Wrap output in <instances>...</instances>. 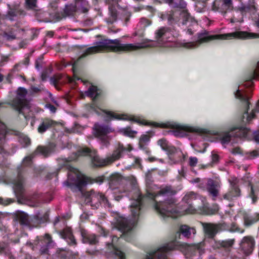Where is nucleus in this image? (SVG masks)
<instances>
[{
    "mask_svg": "<svg viewBox=\"0 0 259 259\" xmlns=\"http://www.w3.org/2000/svg\"><path fill=\"white\" fill-rule=\"evenodd\" d=\"M155 38L156 45H155L154 44L155 42L150 39H145L141 42L137 44H121L120 40L117 39L114 40L104 39L97 42L94 46L88 48L85 52L73 64L72 69L74 73V80L81 79L82 82H84L82 79L78 77L75 73V69L78 60L88 55L104 51H112L114 52H127L154 46L165 48L174 46V43L172 40L173 37L171 36L170 29L167 27H161L157 29L155 32Z\"/></svg>",
    "mask_w": 259,
    "mask_h": 259,
    "instance_id": "nucleus-1",
    "label": "nucleus"
},
{
    "mask_svg": "<svg viewBox=\"0 0 259 259\" xmlns=\"http://www.w3.org/2000/svg\"><path fill=\"white\" fill-rule=\"evenodd\" d=\"M256 38H259L258 33L247 31H238L224 34L209 35L208 32L203 31L198 34L197 40L196 41L190 42V49L197 48L201 44L209 42L213 39H228L232 38L245 39Z\"/></svg>",
    "mask_w": 259,
    "mask_h": 259,
    "instance_id": "nucleus-2",
    "label": "nucleus"
},
{
    "mask_svg": "<svg viewBox=\"0 0 259 259\" xmlns=\"http://www.w3.org/2000/svg\"><path fill=\"white\" fill-rule=\"evenodd\" d=\"M259 76V61L257 63L256 66L254 71L250 73L247 78L246 83L244 84L246 87H250L252 85V80L257 78ZM236 98L239 99L246 108V111L243 115V120L244 122H249L254 117L255 113H259V100L256 103L255 108L252 110L250 114L248 113V108L249 105V97L243 91V89L241 86H239L236 91L234 92Z\"/></svg>",
    "mask_w": 259,
    "mask_h": 259,
    "instance_id": "nucleus-3",
    "label": "nucleus"
},
{
    "mask_svg": "<svg viewBox=\"0 0 259 259\" xmlns=\"http://www.w3.org/2000/svg\"><path fill=\"white\" fill-rule=\"evenodd\" d=\"M79 155H89L91 158L92 164L94 167H101L110 164L107 157L106 159H102L97 155L96 151L87 148L80 149L78 151V153H73L68 158L58 159V162L59 164L65 166L68 162L75 160Z\"/></svg>",
    "mask_w": 259,
    "mask_h": 259,
    "instance_id": "nucleus-4",
    "label": "nucleus"
},
{
    "mask_svg": "<svg viewBox=\"0 0 259 259\" xmlns=\"http://www.w3.org/2000/svg\"><path fill=\"white\" fill-rule=\"evenodd\" d=\"M87 179H67L64 184L73 192L80 191L87 203L92 202L96 198V194L93 190L83 192V189L88 184Z\"/></svg>",
    "mask_w": 259,
    "mask_h": 259,
    "instance_id": "nucleus-5",
    "label": "nucleus"
},
{
    "mask_svg": "<svg viewBox=\"0 0 259 259\" xmlns=\"http://www.w3.org/2000/svg\"><path fill=\"white\" fill-rule=\"evenodd\" d=\"M27 92L23 88H19L17 91L16 98L12 102V106L19 113L22 114L24 117L27 118L28 115L27 114L30 111L29 104L25 99Z\"/></svg>",
    "mask_w": 259,
    "mask_h": 259,
    "instance_id": "nucleus-6",
    "label": "nucleus"
},
{
    "mask_svg": "<svg viewBox=\"0 0 259 259\" xmlns=\"http://www.w3.org/2000/svg\"><path fill=\"white\" fill-rule=\"evenodd\" d=\"M183 200L189 206L185 210L187 213H193L197 210H201L203 205L202 198L192 192L187 193Z\"/></svg>",
    "mask_w": 259,
    "mask_h": 259,
    "instance_id": "nucleus-7",
    "label": "nucleus"
},
{
    "mask_svg": "<svg viewBox=\"0 0 259 259\" xmlns=\"http://www.w3.org/2000/svg\"><path fill=\"white\" fill-rule=\"evenodd\" d=\"M176 203V200L171 198L163 202L156 203L155 208L161 215L169 217L173 213H177L179 212Z\"/></svg>",
    "mask_w": 259,
    "mask_h": 259,
    "instance_id": "nucleus-8",
    "label": "nucleus"
},
{
    "mask_svg": "<svg viewBox=\"0 0 259 259\" xmlns=\"http://www.w3.org/2000/svg\"><path fill=\"white\" fill-rule=\"evenodd\" d=\"M95 134L100 141L102 148L107 147L110 144L111 137L108 134L112 133L113 130L110 127L106 125L96 123L94 125Z\"/></svg>",
    "mask_w": 259,
    "mask_h": 259,
    "instance_id": "nucleus-9",
    "label": "nucleus"
},
{
    "mask_svg": "<svg viewBox=\"0 0 259 259\" xmlns=\"http://www.w3.org/2000/svg\"><path fill=\"white\" fill-rule=\"evenodd\" d=\"M201 224L204 233L210 239L214 238L218 233L228 229L227 224L224 222L217 224L201 222Z\"/></svg>",
    "mask_w": 259,
    "mask_h": 259,
    "instance_id": "nucleus-10",
    "label": "nucleus"
},
{
    "mask_svg": "<svg viewBox=\"0 0 259 259\" xmlns=\"http://www.w3.org/2000/svg\"><path fill=\"white\" fill-rule=\"evenodd\" d=\"M248 130L245 127H235L228 132H224L221 134L220 139L221 143L225 145L231 141L233 137L243 138L247 136Z\"/></svg>",
    "mask_w": 259,
    "mask_h": 259,
    "instance_id": "nucleus-11",
    "label": "nucleus"
},
{
    "mask_svg": "<svg viewBox=\"0 0 259 259\" xmlns=\"http://www.w3.org/2000/svg\"><path fill=\"white\" fill-rule=\"evenodd\" d=\"M55 146L53 144H51L47 146H38L33 153L30 156H27L24 158L23 164L25 166L30 164L32 158L34 155L41 154L45 157L48 156L55 151Z\"/></svg>",
    "mask_w": 259,
    "mask_h": 259,
    "instance_id": "nucleus-12",
    "label": "nucleus"
},
{
    "mask_svg": "<svg viewBox=\"0 0 259 259\" xmlns=\"http://www.w3.org/2000/svg\"><path fill=\"white\" fill-rule=\"evenodd\" d=\"M143 196L141 194L139 190L137 189L135 190V195L133 196L132 202L130 205L131 211L134 219V221L138 220L140 214V210L142 206V200Z\"/></svg>",
    "mask_w": 259,
    "mask_h": 259,
    "instance_id": "nucleus-13",
    "label": "nucleus"
},
{
    "mask_svg": "<svg viewBox=\"0 0 259 259\" xmlns=\"http://www.w3.org/2000/svg\"><path fill=\"white\" fill-rule=\"evenodd\" d=\"M14 192L17 198V202L20 204H23V201L26 199H35L38 197L37 194H34L32 197H27L25 195L24 189L23 184L20 179H17L14 182Z\"/></svg>",
    "mask_w": 259,
    "mask_h": 259,
    "instance_id": "nucleus-14",
    "label": "nucleus"
},
{
    "mask_svg": "<svg viewBox=\"0 0 259 259\" xmlns=\"http://www.w3.org/2000/svg\"><path fill=\"white\" fill-rule=\"evenodd\" d=\"M255 240L251 236L244 237L240 243V250L245 255H250L255 246Z\"/></svg>",
    "mask_w": 259,
    "mask_h": 259,
    "instance_id": "nucleus-15",
    "label": "nucleus"
},
{
    "mask_svg": "<svg viewBox=\"0 0 259 259\" xmlns=\"http://www.w3.org/2000/svg\"><path fill=\"white\" fill-rule=\"evenodd\" d=\"M100 91L97 87L91 85L88 90L85 92V94L87 96L93 99V103L89 106V111L95 112L98 114H99V110L100 109L96 105L94 102L95 100L100 95Z\"/></svg>",
    "mask_w": 259,
    "mask_h": 259,
    "instance_id": "nucleus-16",
    "label": "nucleus"
},
{
    "mask_svg": "<svg viewBox=\"0 0 259 259\" xmlns=\"http://www.w3.org/2000/svg\"><path fill=\"white\" fill-rule=\"evenodd\" d=\"M232 8V0H215L212 5V10L222 13H226Z\"/></svg>",
    "mask_w": 259,
    "mask_h": 259,
    "instance_id": "nucleus-17",
    "label": "nucleus"
},
{
    "mask_svg": "<svg viewBox=\"0 0 259 259\" xmlns=\"http://www.w3.org/2000/svg\"><path fill=\"white\" fill-rule=\"evenodd\" d=\"M132 149V147L130 145H128L127 147H124L122 144L119 143L115 148L112 155L107 157L108 162L110 164L119 159L124 151H130Z\"/></svg>",
    "mask_w": 259,
    "mask_h": 259,
    "instance_id": "nucleus-18",
    "label": "nucleus"
},
{
    "mask_svg": "<svg viewBox=\"0 0 259 259\" xmlns=\"http://www.w3.org/2000/svg\"><path fill=\"white\" fill-rule=\"evenodd\" d=\"M171 245L164 246L154 252L149 253L147 255L145 259H166V253L174 249Z\"/></svg>",
    "mask_w": 259,
    "mask_h": 259,
    "instance_id": "nucleus-19",
    "label": "nucleus"
},
{
    "mask_svg": "<svg viewBox=\"0 0 259 259\" xmlns=\"http://www.w3.org/2000/svg\"><path fill=\"white\" fill-rule=\"evenodd\" d=\"M166 151L169 159L171 161V163H176L181 160L182 157H184L182 151L180 149L176 148L174 146H170Z\"/></svg>",
    "mask_w": 259,
    "mask_h": 259,
    "instance_id": "nucleus-20",
    "label": "nucleus"
},
{
    "mask_svg": "<svg viewBox=\"0 0 259 259\" xmlns=\"http://www.w3.org/2000/svg\"><path fill=\"white\" fill-rule=\"evenodd\" d=\"M220 188V183L213 179H209L206 184V190L209 194L212 197V199L215 200L219 195Z\"/></svg>",
    "mask_w": 259,
    "mask_h": 259,
    "instance_id": "nucleus-21",
    "label": "nucleus"
},
{
    "mask_svg": "<svg viewBox=\"0 0 259 259\" xmlns=\"http://www.w3.org/2000/svg\"><path fill=\"white\" fill-rule=\"evenodd\" d=\"M151 23V21L146 18H141L135 28V31L133 35L134 36H144L145 28L150 26Z\"/></svg>",
    "mask_w": 259,
    "mask_h": 259,
    "instance_id": "nucleus-22",
    "label": "nucleus"
},
{
    "mask_svg": "<svg viewBox=\"0 0 259 259\" xmlns=\"http://www.w3.org/2000/svg\"><path fill=\"white\" fill-rule=\"evenodd\" d=\"M172 132L176 137H183L186 135V133H200L201 131L199 129L191 126L178 125L176 130Z\"/></svg>",
    "mask_w": 259,
    "mask_h": 259,
    "instance_id": "nucleus-23",
    "label": "nucleus"
},
{
    "mask_svg": "<svg viewBox=\"0 0 259 259\" xmlns=\"http://www.w3.org/2000/svg\"><path fill=\"white\" fill-rule=\"evenodd\" d=\"M106 114L111 118V119H118V120H130L134 121L136 122H137L140 124H145V121L143 120H141L140 119L135 117H128L126 115L124 114H119L111 111H105Z\"/></svg>",
    "mask_w": 259,
    "mask_h": 259,
    "instance_id": "nucleus-24",
    "label": "nucleus"
},
{
    "mask_svg": "<svg viewBox=\"0 0 259 259\" xmlns=\"http://www.w3.org/2000/svg\"><path fill=\"white\" fill-rule=\"evenodd\" d=\"M14 219L21 225L31 227V222L28 215L22 211L17 210L14 214Z\"/></svg>",
    "mask_w": 259,
    "mask_h": 259,
    "instance_id": "nucleus-25",
    "label": "nucleus"
},
{
    "mask_svg": "<svg viewBox=\"0 0 259 259\" xmlns=\"http://www.w3.org/2000/svg\"><path fill=\"white\" fill-rule=\"evenodd\" d=\"M237 9L242 14L247 12L254 13L257 11L255 0H248L246 4H242Z\"/></svg>",
    "mask_w": 259,
    "mask_h": 259,
    "instance_id": "nucleus-26",
    "label": "nucleus"
},
{
    "mask_svg": "<svg viewBox=\"0 0 259 259\" xmlns=\"http://www.w3.org/2000/svg\"><path fill=\"white\" fill-rule=\"evenodd\" d=\"M56 122L49 118H42L38 127L37 131L40 134H43L47 130L54 126Z\"/></svg>",
    "mask_w": 259,
    "mask_h": 259,
    "instance_id": "nucleus-27",
    "label": "nucleus"
},
{
    "mask_svg": "<svg viewBox=\"0 0 259 259\" xmlns=\"http://www.w3.org/2000/svg\"><path fill=\"white\" fill-rule=\"evenodd\" d=\"M117 227L120 231L125 233L127 232L132 229V224L126 218H121L118 221Z\"/></svg>",
    "mask_w": 259,
    "mask_h": 259,
    "instance_id": "nucleus-28",
    "label": "nucleus"
},
{
    "mask_svg": "<svg viewBox=\"0 0 259 259\" xmlns=\"http://www.w3.org/2000/svg\"><path fill=\"white\" fill-rule=\"evenodd\" d=\"M81 235L83 243H89L90 244L93 245L96 244L98 242L95 235L89 234L84 230H81Z\"/></svg>",
    "mask_w": 259,
    "mask_h": 259,
    "instance_id": "nucleus-29",
    "label": "nucleus"
},
{
    "mask_svg": "<svg viewBox=\"0 0 259 259\" xmlns=\"http://www.w3.org/2000/svg\"><path fill=\"white\" fill-rule=\"evenodd\" d=\"M7 6L8 11L6 15V17L11 21L14 20V18L17 16V14L20 12L19 9V5L18 4H15L14 5L8 4Z\"/></svg>",
    "mask_w": 259,
    "mask_h": 259,
    "instance_id": "nucleus-30",
    "label": "nucleus"
},
{
    "mask_svg": "<svg viewBox=\"0 0 259 259\" xmlns=\"http://www.w3.org/2000/svg\"><path fill=\"white\" fill-rule=\"evenodd\" d=\"M108 252L112 253L113 254L118 256L120 259H125L124 253L115 247L112 243H108L106 244Z\"/></svg>",
    "mask_w": 259,
    "mask_h": 259,
    "instance_id": "nucleus-31",
    "label": "nucleus"
},
{
    "mask_svg": "<svg viewBox=\"0 0 259 259\" xmlns=\"http://www.w3.org/2000/svg\"><path fill=\"white\" fill-rule=\"evenodd\" d=\"M68 178H90L85 176L82 172L74 167L70 166L68 170Z\"/></svg>",
    "mask_w": 259,
    "mask_h": 259,
    "instance_id": "nucleus-32",
    "label": "nucleus"
},
{
    "mask_svg": "<svg viewBox=\"0 0 259 259\" xmlns=\"http://www.w3.org/2000/svg\"><path fill=\"white\" fill-rule=\"evenodd\" d=\"M180 233L185 237L189 238L191 237V233L193 234L196 233V230L193 228H191L188 225H181L180 228Z\"/></svg>",
    "mask_w": 259,
    "mask_h": 259,
    "instance_id": "nucleus-33",
    "label": "nucleus"
},
{
    "mask_svg": "<svg viewBox=\"0 0 259 259\" xmlns=\"http://www.w3.org/2000/svg\"><path fill=\"white\" fill-rule=\"evenodd\" d=\"M240 191L237 186H233L232 189L228 193L224 195L223 197L225 199L231 200L235 197H238L240 195Z\"/></svg>",
    "mask_w": 259,
    "mask_h": 259,
    "instance_id": "nucleus-34",
    "label": "nucleus"
},
{
    "mask_svg": "<svg viewBox=\"0 0 259 259\" xmlns=\"http://www.w3.org/2000/svg\"><path fill=\"white\" fill-rule=\"evenodd\" d=\"M166 171H161L157 169H151L148 170L146 172V177L147 178L157 177H164L166 176Z\"/></svg>",
    "mask_w": 259,
    "mask_h": 259,
    "instance_id": "nucleus-35",
    "label": "nucleus"
},
{
    "mask_svg": "<svg viewBox=\"0 0 259 259\" xmlns=\"http://www.w3.org/2000/svg\"><path fill=\"white\" fill-rule=\"evenodd\" d=\"M181 19H182V24H187L188 22L196 24V22L191 17L187 10L182 11L180 14Z\"/></svg>",
    "mask_w": 259,
    "mask_h": 259,
    "instance_id": "nucleus-36",
    "label": "nucleus"
},
{
    "mask_svg": "<svg viewBox=\"0 0 259 259\" xmlns=\"http://www.w3.org/2000/svg\"><path fill=\"white\" fill-rule=\"evenodd\" d=\"M195 2V10L197 12L202 13L205 12L207 0H193Z\"/></svg>",
    "mask_w": 259,
    "mask_h": 259,
    "instance_id": "nucleus-37",
    "label": "nucleus"
},
{
    "mask_svg": "<svg viewBox=\"0 0 259 259\" xmlns=\"http://www.w3.org/2000/svg\"><path fill=\"white\" fill-rule=\"evenodd\" d=\"M244 224L246 227H249L259 220V214L256 217L250 216L245 214L243 217Z\"/></svg>",
    "mask_w": 259,
    "mask_h": 259,
    "instance_id": "nucleus-38",
    "label": "nucleus"
},
{
    "mask_svg": "<svg viewBox=\"0 0 259 259\" xmlns=\"http://www.w3.org/2000/svg\"><path fill=\"white\" fill-rule=\"evenodd\" d=\"M110 16L107 19V22L109 24H112L117 19V12L115 8L112 6H109Z\"/></svg>",
    "mask_w": 259,
    "mask_h": 259,
    "instance_id": "nucleus-39",
    "label": "nucleus"
},
{
    "mask_svg": "<svg viewBox=\"0 0 259 259\" xmlns=\"http://www.w3.org/2000/svg\"><path fill=\"white\" fill-rule=\"evenodd\" d=\"M30 219L31 222V227H36L41 223H43V219L40 213H37L34 215L33 217Z\"/></svg>",
    "mask_w": 259,
    "mask_h": 259,
    "instance_id": "nucleus-40",
    "label": "nucleus"
},
{
    "mask_svg": "<svg viewBox=\"0 0 259 259\" xmlns=\"http://www.w3.org/2000/svg\"><path fill=\"white\" fill-rule=\"evenodd\" d=\"M150 140V137L147 135H143L141 136L140 138L139 146L140 149H145L146 146Z\"/></svg>",
    "mask_w": 259,
    "mask_h": 259,
    "instance_id": "nucleus-41",
    "label": "nucleus"
},
{
    "mask_svg": "<svg viewBox=\"0 0 259 259\" xmlns=\"http://www.w3.org/2000/svg\"><path fill=\"white\" fill-rule=\"evenodd\" d=\"M176 193V192L172 190L171 186H165V187L162 188L157 193L158 195H174Z\"/></svg>",
    "mask_w": 259,
    "mask_h": 259,
    "instance_id": "nucleus-42",
    "label": "nucleus"
},
{
    "mask_svg": "<svg viewBox=\"0 0 259 259\" xmlns=\"http://www.w3.org/2000/svg\"><path fill=\"white\" fill-rule=\"evenodd\" d=\"M2 36L4 38L8 41H11L16 38L14 30L12 29L8 32L5 31L3 33Z\"/></svg>",
    "mask_w": 259,
    "mask_h": 259,
    "instance_id": "nucleus-43",
    "label": "nucleus"
},
{
    "mask_svg": "<svg viewBox=\"0 0 259 259\" xmlns=\"http://www.w3.org/2000/svg\"><path fill=\"white\" fill-rule=\"evenodd\" d=\"M37 0H25V7L27 9L38 10L36 5Z\"/></svg>",
    "mask_w": 259,
    "mask_h": 259,
    "instance_id": "nucleus-44",
    "label": "nucleus"
},
{
    "mask_svg": "<svg viewBox=\"0 0 259 259\" xmlns=\"http://www.w3.org/2000/svg\"><path fill=\"white\" fill-rule=\"evenodd\" d=\"M234 239H230L221 241L219 244L222 247L228 248L230 247H232L234 245Z\"/></svg>",
    "mask_w": 259,
    "mask_h": 259,
    "instance_id": "nucleus-45",
    "label": "nucleus"
},
{
    "mask_svg": "<svg viewBox=\"0 0 259 259\" xmlns=\"http://www.w3.org/2000/svg\"><path fill=\"white\" fill-rule=\"evenodd\" d=\"M19 141L24 147L29 145L30 143V140L29 138L21 133H20Z\"/></svg>",
    "mask_w": 259,
    "mask_h": 259,
    "instance_id": "nucleus-46",
    "label": "nucleus"
},
{
    "mask_svg": "<svg viewBox=\"0 0 259 259\" xmlns=\"http://www.w3.org/2000/svg\"><path fill=\"white\" fill-rule=\"evenodd\" d=\"M76 8L73 5H66L64 9L65 16H69L73 14Z\"/></svg>",
    "mask_w": 259,
    "mask_h": 259,
    "instance_id": "nucleus-47",
    "label": "nucleus"
},
{
    "mask_svg": "<svg viewBox=\"0 0 259 259\" xmlns=\"http://www.w3.org/2000/svg\"><path fill=\"white\" fill-rule=\"evenodd\" d=\"M60 234L63 238L66 240L68 239H70V237L71 238L72 233L69 228H67L64 229L62 232H61Z\"/></svg>",
    "mask_w": 259,
    "mask_h": 259,
    "instance_id": "nucleus-48",
    "label": "nucleus"
},
{
    "mask_svg": "<svg viewBox=\"0 0 259 259\" xmlns=\"http://www.w3.org/2000/svg\"><path fill=\"white\" fill-rule=\"evenodd\" d=\"M158 145H159L161 148L164 151L167 150L170 146L168 144V142L164 139H161L158 141Z\"/></svg>",
    "mask_w": 259,
    "mask_h": 259,
    "instance_id": "nucleus-49",
    "label": "nucleus"
},
{
    "mask_svg": "<svg viewBox=\"0 0 259 259\" xmlns=\"http://www.w3.org/2000/svg\"><path fill=\"white\" fill-rule=\"evenodd\" d=\"M198 158L196 157L191 156L189 158L188 165L190 167H194L198 163Z\"/></svg>",
    "mask_w": 259,
    "mask_h": 259,
    "instance_id": "nucleus-50",
    "label": "nucleus"
},
{
    "mask_svg": "<svg viewBox=\"0 0 259 259\" xmlns=\"http://www.w3.org/2000/svg\"><path fill=\"white\" fill-rule=\"evenodd\" d=\"M121 132L124 135L132 137L134 136L135 134H136L137 132L131 131L130 128H125L121 130Z\"/></svg>",
    "mask_w": 259,
    "mask_h": 259,
    "instance_id": "nucleus-51",
    "label": "nucleus"
},
{
    "mask_svg": "<svg viewBox=\"0 0 259 259\" xmlns=\"http://www.w3.org/2000/svg\"><path fill=\"white\" fill-rule=\"evenodd\" d=\"M45 239H46L45 243L46 245H47L49 247H50L52 245H53V241L50 235H49V234H46L45 235Z\"/></svg>",
    "mask_w": 259,
    "mask_h": 259,
    "instance_id": "nucleus-52",
    "label": "nucleus"
},
{
    "mask_svg": "<svg viewBox=\"0 0 259 259\" xmlns=\"http://www.w3.org/2000/svg\"><path fill=\"white\" fill-rule=\"evenodd\" d=\"M175 6L181 9H185L187 6V4L184 1L179 0L176 2Z\"/></svg>",
    "mask_w": 259,
    "mask_h": 259,
    "instance_id": "nucleus-53",
    "label": "nucleus"
},
{
    "mask_svg": "<svg viewBox=\"0 0 259 259\" xmlns=\"http://www.w3.org/2000/svg\"><path fill=\"white\" fill-rule=\"evenodd\" d=\"M49 247L46 244L42 246L39 249L40 254H48L49 253Z\"/></svg>",
    "mask_w": 259,
    "mask_h": 259,
    "instance_id": "nucleus-54",
    "label": "nucleus"
},
{
    "mask_svg": "<svg viewBox=\"0 0 259 259\" xmlns=\"http://www.w3.org/2000/svg\"><path fill=\"white\" fill-rule=\"evenodd\" d=\"M14 201V200L11 199H7L6 200H4L2 198L0 197V204L7 205L10 203L13 202Z\"/></svg>",
    "mask_w": 259,
    "mask_h": 259,
    "instance_id": "nucleus-55",
    "label": "nucleus"
},
{
    "mask_svg": "<svg viewBox=\"0 0 259 259\" xmlns=\"http://www.w3.org/2000/svg\"><path fill=\"white\" fill-rule=\"evenodd\" d=\"M249 184L250 186V188H251V192H250V196L252 198L253 202L254 203L256 201L257 197L254 194V192L253 187L252 185L250 183H249Z\"/></svg>",
    "mask_w": 259,
    "mask_h": 259,
    "instance_id": "nucleus-56",
    "label": "nucleus"
},
{
    "mask_svg": "<svg viewBox=\"0 0 259 259\" xmlns=\"http://www.w3.org/2000/svg\"><path fill=\"white\" fill-rule=\"evenodd\" d=\"M96 198L100 199V203H106L108 201L106 197L102 194H98V195L96 194Z\"/></svg>",
    "mask_w": 259,
    "mask_h": 259,
    "instance_id": "nucleus-57",
    "label": "nucleus"
},
{
    "mask_svg": "<svg viewBox=\"0 0 259 259\" xmlns=\"http://www.w3.org/2000/svg\"><path fill=\"white\" fill-rule=\"evenodd\" d=\"M219 159V155L214 152H212L211 153V160L212 163H217Z\"/></svg>",
    "mask_w": 259,
    "mask_h": 259,
    "instance_id": "nucleus-58",
    "label": "nucleus"
},
{
    "mask_svg": "<svg viewBox=\"0 0 259 259\" xmlns=\"http://www.w3.org/2000/svg\"><path fill=\"white\" fill-rule=\"evenodd\" d=\"M66 240L69 245L75 246L77 244L76 241L73 235L71 236V238L70 237V239H66Z\"/></svg>",
    "mask_w": 259,
    "mask_h": 259,
    "instance_id": "nucleus-59",
    "label": "nucleus"
},
{
    "mask_svg": "<svg viewBox=\"0 0 259 259\" xmlns=\"http://www.w3.org/2000/svg\"><path fill=\"white\" fill-rule=\"evenodd\" d=\"M243 17L241 16L239 18H236L235 15L231 19L230 22L231 23H236V22H243Z\"/></svg>",
    "mask_w": 259,
    "mask_h": 259,
    "instance_id": "nucleus-60",
    "label": "nucleus"
},
{
    "mask_svg": "<svg viewBox=\"0 0 259 259\" xmlns=\"http://www.w3.org/2000/svg\"><path fill=\"white\" fill-rule=\"evenodd\" d=\"M46 108L48 109L51 112L54 113L56 111V108L53 105H51V104H47L45 105Z\"/></svg>",
    "mask_w": 259,
    "mask_h": 259,
    "instance_id": "nucleus-61",
    "label": "nucleus"
},
{
    "mask_svg": "<svg viewBox=\"0 0 259 259\" xmlns=\"http://www.w3.org/2000/svg\"><path fill=\"white\" fill-rule=\"evenodd\" d=\"M175 14L173 12H170L167 15V20L169 23H172L174 21Z\"/></svg>",
    "mask_w": 259,
    "mask_h": 259,
    "instance_id": "nucleus-62",
    "label": "nucleus"
},
{
    "mask_svg": "<svg viewBox=\"0 0 259 259\" xmlns=\"http://www.w3.org/2000/svg\"><path fill=\"white\" fill-rule=\"evenodd\" d=\"M231 152L233 154H242L241 150L238 147L233 148L231 150Z\"/></svg>",
    "mask_w": 259,
    "mask_h": 259,
    "instance_id": "nucleus-63",
    "label": "nucleus"
},
{
    "mask_svg": "<svg viewBox=\"0 0 259 259\" xmlns=\"http://www.w3.org/2000/svg\"><path fill=\"white\" fill-rule=\"evenodd\" d=\"M253 19L255 25L259 28V14L255 15Z\"/></svg>",
    "mask_w": 259,
    "mask_h": 259,
    "instance_id": "nucleus-64",
    "label": "nucleus"
}]
</instances>
